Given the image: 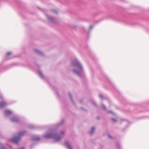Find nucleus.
Listing matches in <instances>:
<instances>
[{
    "instance_id": "obj_5",
    "label": "nucleus",
    "mask_w": 149,
    "mask_h": 149,
    "mask_svg": "<svg viewBox=\"0 0 149 149\" xmlns=\"http://www.w3.org/2000/svg\"><path fill=\"white\" fill-rule=\"evenodd\" d=\"M65 146H67L68 149H72L71 147L70 146V145L69 144V143L68 142H65Z\"/></svg>"
},
{
    "instance_id": "obj_13",
    "label": "nucleus",
    "mask_w": 149,
    "mask_h": 149,
    "mask_svg": "<svg viewBox=\"0 0 149 149\" xmlns=\"http://www.w3.org/2000/svg\"><path fill=\"white\" fill-rule=\"evenodd\" d=\"M69 95H70V97L71 99H72V97H71V94H69Z\"/></svg>"
},
{
    "instance_id": "obj_4",
    "label": "nucleus",
    "mask_w": 149,
    "mask_h": 149,
    "mask_svg": "<svg viewBox=\"0 0 149 149\" xmlns=\"http://www.w3.org/2000/svg\"><path fill=\"white\" fill-rule=\"evenodd\" d=\"M6 104L4 102H2L0 103V107H2L4 106H6Z\"/></svg>"
},
{
    "instance_id": "obj_14",
    "label": "nucleus",
    "mask_w": 149,
    "mask_h": 149,
    "mask_svg": "<svg viewBox=\"0 0 149 149\" xmlns=\"http://www.w3.org/2000/svg\"><path fill=\"white\" fill-rule=\"evenodd\" d=\"M61 133L62 134H64V133L63 132H61Z\"/></svg>"
},
{
    "instance_id": "obj_17",
    "label": "nucleus",
    "mask_w": 149,
    "mask_h": 149,
    "mask_svg": "<svg viewBox=\"0 0 149 149\" xmlns=\"http://www.w3.org/2000/svg\"><path fill=\"white\" fill-rule=\"evenodd\" d=\"M20 149H24L23 148H20Z\"/></svg>"
},
{
    "instance_id": "obj_15",
    "label": "nucleus",
    "mask_w": 149,
    "mask_h": 149,
    "mask_svg": "<svg viewBox=\"0 0 149 149\" xmlns=\"http://www.w3.org/2000/svg\"><path fill=\"white\" fill-rule=\"evenodd\" d=\"M109 137H111V136H110V135H109Z\"/></svg>"
},
{
    "instance_id": "obj_8",
    "label": "nucleus",
    "mask_w": 149,
    "mask_h": 149,
    "mask_svg": "<svg viewBox=\"0 0 149 149\" xmlns=\"http://www.w3.org/2000/svg\"><path fill=\"white\" fill-rule=\"evenodd\" d=\"M95 130V128L94 127L92 128V129L91 132H90V133L91 134L92 133L94 132Z\"/></svg>"
},
{
    "instance_id": "obj_10",
    "label": "nucleus",
    "mask_w": 149,
    "mask_h": 149,
    "mask_svg": "<svg viewBox=\"0 0 149 149\" xmlns=\"http://www.w3.org/2000/svg\"><path fill=\"white\" fill-rule=\"evenodd\" d=\"M12 54V52H8L7 54V55L8 56L9 55L11 54Z\"/></svg>"
},
{
    "instance_id": "obj_1",
    "label": "nucleus",
    "mask_w": 149,
    "mask_h": 149,
    "mask_svg": "<svg viewBox=\"0 0 149 149\" xmlns=\"http://www.w3.org/2000/svg\"><path fill=\"white\" fill-rule=\"evenodd\" d=\"M44 137L46 139L55 138V140L56 141H59L61 139V137H58L56 136L55 135L54 133L52 132L47 133L44 136Z\"/></svg>"
},
{
    "instance_id": "obj_19",
    "label": "nucleus",
    "mask_w": 149,
    "mask_h": 149,
    "mask_svg": "<svg viewBox=\"0 0 149 149\" xmlns=\"http://www.w3.org/2000/svg\"><path fill=\"white\" fill-rule=\"evenodd\" d=\"M104 108L105 109V107H104Z\"/></svg>"
},
{
    "instance_id": "obj_6",
    "label": "nucleus",
    "mask_w": 149,
    "mask_h": 149,
    "mask_svg": "<svg viewBox=\"0 0 149 149\" xmlns=\"http://www.w3.org/2000/svg\"><path fill=\"white\" fill-rule=\"evenodd\" d=\"M5 113L6 115H9L12 113V112L9 110H6L5 111Z\"/></svg>"
},
{
    "instance_id": "obj_7",
    "label": "nucleus",
    "mask_w": 149,
    "mask_h": 149,
    "mask_svg": "<svg viewBox=\"0 0 149 149\" xmlns=\"http://www.w3.org/2000/svg\"><path fill=\"white\" fill-rule=\"evenodd\" d=\"M25 133V132L24 131L23 132H21L19 134V136H23V135Z\"/></svg>"
},
{
    "instance_id": "obj_11",
    "label": "nucleus",
    "mask_w": 149,
    "mask_h": 149,
    "mask_svg": "<svg viewBox=\"0 0 149 149\" xmlns=\"http://www.w3.org/2000/svg\"><path fill=\"white\" fill-rule=\"evenodd\" d=\"M112 120L114 122H116V120L115 119H112Z\"/></svg>"
},
{
    "instance_id": "obj_12",
    "label": "nucleus",
    "mask_w": 149,
    "mask_h": 149,
    "mask_svg": "<svg viewBox=\"0 0 149 149\" xmlns=\"http://www.w3.org/2000/svg\"><path fill=\"white\" fill-rule=\"evenodd\" d=\"M100 98H102L103 97L102 95H100Z\"/></svg>"
},
{
    "instance_id": "obj_9",
    "label": "nucleus",
    "mask_w": 149,
    "mask_h": 149,
    "mask_svg": "<svg viewBox=\"0 0 149 149\" xmlns=\"http://www.w3.org/2000/svg\"><path fill=\"white\" fill-rule=\"evenodd\" d=\"M12 120L14 122H16L17 121V119L16 118H13L12 119Z\"/></svg>"
},
{
    "instance_id": "obj_16",
    "label": "nucleus",
    "mask_w": 149,
    "mask_h": 149,
    "mask_svg": "<svg viewBox=\"0 0 149 149\" xmlns=\"http://www.w3.org/2000/svg\"><path fill=\"white\" fill-rule=\"evenodd\" d=\"M39 139V138H38L36 140H38Z\"/></svg>"
},
{
    "instance_id": "obj_18",
    "label": "nucleus",
    "mask_w": 149,
    "mask_h": 149,
    "mask_svg": "<svg viewBox=\"0 0 149 149\" xmlns=\"http://www.w3.org/2000/svg\"><path fill=\"white\" fill-rule=\"evenodd\" d=\"M36 52H37V51H38L37 50H36Z\"/></svg>"
},
{
    "instance_id": "obj_2",
    "label": "nucleus",
    "mask_w": 149,
    "mask_h": 149,
    "mask_svg": "<svg viewBox=\"0 0 149 149\" xmlns=\"http://www.w3.org/2000/svg\"><path fill=\"white\" fill-rule=\"evenodd\" d=\"M76 63H73V65L77 67V68L78 69V71H77L75 70H74V72L76 74L79 75V73L81 72L82 70V68L78 61H76Z\"/></svg>"
},
{
    "instance_id": "obj_3",
    "label": "nucleus",
    "mask_w": 149,
    "mask_h": 149,
    "mask_svg": "<svg viewBox=\"0 0 149 149\" xmlns=\"http://www.w3.org/2000/svg\"><path fill=\"white\" fill-rule=\"evenodd\" d=\"M20 138L19 137H15L12 139L13 141L16 143H17L18 141L20 139Z\"/></svg>"
}]
</instances>
